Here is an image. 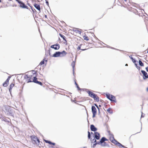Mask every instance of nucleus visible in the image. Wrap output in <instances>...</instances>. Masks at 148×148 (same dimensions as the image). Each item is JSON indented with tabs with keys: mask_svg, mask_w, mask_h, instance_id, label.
<instances>
[{
	"mask_svg": "<svg viewBox=\"0 0 148 148\" xmlns=\"http://www.w3.org/2000/svg\"><path fill=\"white\" fill-rule=\"evenodd\" d=\"M85 49H81V50H82V51H84V50Z\"/></svg>",
	"mask_w": 148,
	"mask_h": 148,
	"instance_id": "nucleus-46",
	"label": "nucleus"
},
{
	"mask_svg": "<svg viewBox=\"0 0 148 148\" xmlns=\"http://www.w3.org/2000/svg\"><path fill=\"white\" fill-rule=\"evenodd\" d=\"M32 139L35 142H36L37 141L38 142H39V140L36 137H33Z\"/></svg>",
	"mask_w": 148,
	"mask_h": 148,
	"instance_id": "nucleus-16",
	"label": "nucleus"
},
{
	"mask_svg": "<svg viewBox=\"0 0 148 148\" xmlns=\"http://www.w3.org/2000/svg\"><path fill=\"white\" fill-rule=\"evenodd\" d=\"M99 144H100L101 146H104L106 145L105 143H100Z\"/></svg>",
	"mask_w": 148,
	"mask_h": 148,
	"instance_id": "nucleus-24",
	"label": "nucleus"
},
{
	"mask_svg": "<svg viewBox=\"0 0 148 148\" xmlns=\"http://www.w3.org/2000/svg\"><path fill=\"white\" fill-rule=\"evenodd\" d=\"M44 63V60H43L40 62V64L42 65V64H43Z\"/></svg>",
	"mask_w": 148,
	"mask_h": 148,
	"instance_id": "nucleus-29",
	"label": "nucleus"
},
{
	"mask_svg": "<svg viewBox=\"0 0 148 148\" xmlns=\"http://www.w3.org/2000/svg\"><path fill=\"white\" fill-rule=\"evenodd\" d=\"M99 107H101V105H99Z\"/></svg>",
	"mask_w": 148,
	"mask_h": 148,
	"instance_id": "nucleus-47",
	"label": "nucleus"
},
{
	"mask_svg": "<svg viewBox=\"0 0 148 148\" xmlns=\"http://www.w3.org/2000/svg\"><path fill=\"white\" fill-rule=\"evenodd\" d=\"M144 117L143 116V115H142H142H141V117Z\"/></svg>",
	"mask_w": 148,
	"mask_h": 148,
	"instance_id": "nucleus-43",
	"label": "nucleus"
},
{
	"mask_svg": "<svg viewBox=\"0 0 148 148\" xmlns=\"http://www.w3.org/2000/svg\"><path fill=\"white\" fill-rule=\"evenodd\" d=\"M90 129L92 131H95L97 130V129L96 128L95 126L93 125H92L90 126Z\"/></svg>",
	"mask_w": 148,
	"mask_h": 148,
	"instance_id": "nucleus-10",
	"label": "nucleus"
},
{
	"mask_svg": "<svg viewBox=\"0 0 148 148\" xmlns=\"http://www.w3.org/2000/svg\"><path fill=\"white\" fill-rule=\"evenodd\" d=\"M110 108H109L107 110V111L108 112H110Z\"/></svg>",
	"mask_w": 148,
	"mask_h": 148,
	"instance_id": "nucleus-34",
	"label": "nucleus"
},
{
	"mask_svg": "<svg viewBox=\"0 0 148 148\" xmlns=\"http://www.w3.org/2000/svg\"><path fill=\"white\" fill-rule=\"evenodd\" d=\"M66 53L65 51H63L62 52L59 51L56 52L52 56V57H63L65 56Z\"/></svg>",
	"mask_w": 148,
	"mask_h": 148,
	"instance_id": "nucleus-1",
	"label": "nucleus"
},
{
	"mask_svg": "<svg viewBox=\"0 0 148 148\" xmlns=\"http://www.w3.org/2000/svg\"><path fill=\"white\" fill-rule=\"evenodd\" d=\"M92 133V134H93V133H92V132H91V134Z\"/></svg>",
	"mask_w": 148,
	"mask_h": 148,
	"instance_id": "nucleus-51",
	"label": "nucleus"
},
{
	"mask_svg": "<svg viewBox=\"0 0 148 148\" xmlns=\"http://www.w3.org/2000/svg\"><path fill=\"white\" fill-rule=\"evenodd\" d=\"M36 83H37V84H40L41 85H42V83L41 82H38V81L36 82Z\"/></svg>",
	"mask_w": 148,
	"mask_h": 148,
	"instance_id": "nucleus-28",
	"label": "nucleus"
},
{
	"mask_svg": "<svg viewBox=\"0 0 148 148\" xmlns=\"http://www.w3.org/2000/svg\"><path fill=\"white\" fill-rule=\"evenodd\" d=\"M84 39L86 40H88V37L86 36H83Z\"/></svg>",
	"mask_w": 148,
	"mask_h": 148,
	"instance_id": "nucleus-22",
	"label": "nucleus"
},
{
	"mask_svg": "<svg viewBox=\"0 0 148 148\" xmlns=\"http://www.w3.org/2000/svg\"><path fill=\"white\" fill-rule=\"evenodd\" d=\"M88 137L89 139L90 138V132H88Z\"/></svg>",
	"mask_w": 148,
	"mask_h": 148,
	"instance_id": "nucleus-30",
	"label": "nucleus"
},
{
	"mask_svg": "<svg viewBox=\"0 0 148 148\" xmlns=\"http://www.w3.org/2000/svg\"><path fill=\"white\" fill-rule=\"evenodd\" d=\"M130 58H131V59L132 60V61L134 63H135L136 62V61L132 57H130Z\"/></svg>",
	"mask_w": 148,
	"mask_h": 148,
	"instance_id": "nucleus-25",
	"label": "nucleus"
},
{
	"mask_svg": "<svg viewBox=\"0 0 148 148\" xmlns=\"http://www.w3.org/2000/svg\"><path fill=\"white\" fill-rule=\"evenodd\" d=\"M95 137L97 140L99 138V134L97 132L95 133Z\"/></svg>",
	"mask_w": 148,
	"mask_h": 148,
	"instance_id": "nucleus-13",
	"label": "nucleus"
},
{
	"mask_svg": "<svg viewBox=\"0 0 148 148\" xmlns=\"http://www.w3.org/2000/svg\"><path fill=\"white\" fill-rule=\"evenodd\" d=\"M77 88L78 89V90H80V88L78 86V85H77Z\"/></svg>",
	"mask_w": 148,
	"mask_h": 148,
	"instance_id": "nucleus-38",
	"label": "nucleus"
},
{
	"mask_svg": "<svg viewBox=\"0 0 148 148\" xmlns=\"http://www.w3.org/2000/svg\"><path fill=\"white\" fill-rule=\"evenodd\" d=\"M75 84H76V85L77 86V83H76V82H75Z\"/></svg>",
	"mask_w": 148,
	"mask_h": 148,
	"instance_id": "nucleus-42",
	"label": "nucleus"
},
{
	"mask_svg": "<svg viewBox=\"0 0 148 148\" xmlns=\"http://www.w3.org/2000/svg\"><path fill=\"white\" fill-rule=\"evenodd\" d=\"M51 48L55 50H58L60 48V45L58 44L54 45L51 46Z\"/></svg>",
	"mask_w": 148,
	"mask_h": 148,
	"instance_id": "nucleus-3",
	"label": "nucleus"
},
{
	"mask_svg": "<svg viewBox=\"0 0 148 148\" xmlns=\"http://www.w3.org/2000/svg\"><path fill=\"white\" fill-rule=\"evenodd\" d=\"M31 76H28L27 75H26V76L25 77V79H27V83L32 82L30 81V79L31 78Z\"/></svg>",
	"mask_w": 148,
	"mask_h": 148,
	"instance_id": "nucleus-9",
	"label": "nucleus"
},
{
	"mask_svg": "<svg viewBox=\"0 0 148 148\" xmlns=\"http://www.w3.org/2000/svg\"><path fill=\"white\" fill-rule=\"evenodd\" d=\"M1 0H0V2H1Z\"/></svg>",
	"mask_w": 148,
	"mask_h": 148,
	"instance_id": "nucleus-49",
	"label": "nucleus"
},
{
	"mask_svg": "<svg viewBox=\"0 0 148 148\" xmlns=\"http://www.w3.org/2000/svg\"><path fill=\"white\" fill-rule=\"evenodd\" d=\"M45 142H46V143H49L50 144H51V142L49 141L48 140H45Z\"/></svg>",
	"mask_w": 148,
	"mask_h": 148,
	"instance_id": "nucleus-27",
	"label": "nucleus"
},
{
	"mask_svg": "<svg viewBox=\"0 0 148 148\" xmlns=\"http://www.w3.org/2000/svg\"><path fill=\"white\" fill-rule=\"evenodd\" d=\"M125 1H126V0H124Z\"/></svg>",
	"mask_w": 148,
	"mask_h": 148,
	"instance_id": "nucleus-52",
	"label": "nucleus"
},
{
	"mask_svg": "<svg viewBox=\"0 0 148 148\" xmlns=\"http://www.w3.org/2000/svg\"><path fill=\"white\" fill-rule=\"evenodd\" d=\"M10 77H9L5 81V82L3 84V85L4 86L6 87L8 85V82H9V80L10 79Z\"/></svg>",
	"mask_w": 148,
	"mask_h": 148,
	"instance_id": "nucleus-7",
	"label": "nucleus"
},
{
	"mask_svg": "<svg viewBox=\"0 0 148 148\" xmlns=\"http://www.w3.org/2000/svg\"><path fill=\"white\" fill-rule=\"evenodd\" d=\"M91 141H92V143H95L96 142V140L95 139H93L92 140H91Z\"/></svg>",
	"mask_w": 148,
	"mask_h": 148,
	"instance_id": "nucleus-26",
	"label": "nucleus"
},
{
	"mask_svg": "<svg viewBox=\"0 0 148 148\" xmlns=\"http://www.w3.org/2000/svg\"><path fill=\"white\" fill-rule=\"evenodd\" d=\"M34 7L35 8L37 9L39 11L40 10V5L38 4H35L34 5Z\"/></svg>",
	"mask_w": 148,
	"mask_h": 148,
	"instance_id": "nucleus-14",
	"label": "nucleus"
},
{
	"mask_svg": "<svg viewBox=\"0 0 148 148\" xmlns=\"http://www.w3.org/2000/svg\"><path fill=\"white\" fill-rule=\"evenodd\" d=\"M73 30L74 32L76 33H77L80 34L81 33V32L80 29H79L78 28H74Z\"/></svg>",
	"mask_w": 148,
	"mask_h": 148,
	"instance_id": "nucleus-8",
	"label": "nucleus"
},
{
	"mask_svg": "<svg viewBox=\"0 0 148 148\" xmlns=\"http://www.w3.org/2000/svg\"><path fill=\"white\" fill-rule=\"evenodd\" d=\"M99 144V142H98V143L97 142V143H96V142L94 143L93 144H91V147H95V146H96V145L97 144Z\"/></svg>",
	"mask_w": 148,
	"mask_h": 148,
	"instance_id": "nucleus-18",
	"label": "nucleus"
},
{
	"mask_svg": "<svg viewBox=\"0 0 148 148\" xmlns=\"http://www.w3.org/2000/svg\"><path fill=\"white\" fill-rule=\"evenodd\" d=\"M135 63V65L136 67H137L138 66L137 65V64H136L135 63Z\"/></svg>",
	"mask_w": 148,
	"mask_h": 148,
	"instance_id": "nucleus-39",
	"label": "nucleus"
},
{
	"mask_svg": "<svg viewBox=\"0 0 148 148\" xmlns=\"http://www.w3.org/2000/svg\"><path fill=\"white\" fill-rule=\"evenodd\" d=\"M125 65V66H127L128 64H126Z\"/></svg>",
	"mask_w": 148,
	"mask_h": 148,
	"instance_id": "nucleus-44",
	"label": "nucleus"
},
{
	"mask_svg": "<svg viewBox=\"0 0 148 148\" xmlns=\"http://www.w3.org/2000/svg\"><path fill=\"white\" fill-rule=\"evenodd\" d=\"M92 133V134H93V133H92V132H91V134Z\"/></svg>",
	"mask_w": 148,
	"mask_h": 148,
	"instance_id": "nucleus-50",
	"label": "nucleus"
},
{
	"mask_svg": "<svg viewBox=\"0 0 148 148\" xmlns=\"http://www.w3.org/2000/svg\"><path fill=\"white\" fill-rule=\"evenodd\" d=\"M139 65L141 66H144V64L143 63V62H142V61L140 60H139Z\"/></svg>",
	"mask_w": 148,
	"mask_h": 148,
	"instance_id": "nucleus-21",
	"label": "nucleus"
},
{
	"mask_svg": "<svg viewBox=\"0 0 148 148\" xmlns=\"http://www.w3.org/2000/svg\"><path fill=\"white\" fill-rule=\"evenodd\" d=\"M71 65L72 66L73 68V74H74V67L75 66V63L74 62H73L71 64Z\"/></svg>",
	"mask_w": 148,
	"mask_h": 148,
	"instance_id": "nucleus-19",
	"label": "nucleus"
},
{
	"mask_svg": "<svg viewBox=\"0 0 148 148\" xmlns=\"http://www.w3.org/2000/svg\"><path fill=\"white\" fill-rule=\"evenodd\" d=\"M107 139L106 138H105L104 137H102V138L101 139L100 141L99 142L100 143H104V142Z\"/></svg>",
	"mask_w": 148,
	"mask_h": 148,
	"instance_id": "nucleus-17",
	"label": "nucleus"
},
{
	"mask_svg": "<svg viewBox=\"0 0 148 148\" xmlns=\"http://www.w3.org/2000/svg\"><path fill=\"white\" fill-rule=\"evenodd\" d=\"M92 98H93L95 100L97 101L98 102L99 101V98L96 95H94Z\"/></svg>",
	"mask_w": 148,
	"mask_h": 148,
	"instance_id": "nucleus-15",
	"label": "nucleus"
},
{
	"mask_svg": "<svg viewBox=\"0 0 148 148\" xmlns=\"http://www.w3.org/2000/svg\"><path fill=\"white\" fill-rule=\"evenodd\" d=\"M95 105L96 106L97 108L99 110V108H98V106L95 104Z\"/></svg>",
	"mask_w": 148,
	"mask_h": 148,
	"instance_id": "nucleus-35",
	"label": "nucleus"
},
{
	"mask_svg": "<svg viewBox=\"0 0 148 148\" xmlns=\"http://www.w3.org/2000/svg\"><path fill=\"white\" fill-rule=\"evenodd\" d=\"M92 113H97L96 108L94 106H92Z\"/></svg>",
	"mask_w": 148,
	"mask_h": 148,
	"instance_id": "nucleus-11",
	"label": "nucleus"
},
{
	"mask_svg": "<svg viewBox=\"0 0 148 148\" xmlns=\"http://www.w3.org/2000/svg\"><path fill=\"white\" fill-rule=\"evenodd\" d=\"M112 142L115 144L119 146L120 147L122 146L123 147H124V146L121 145L120 143H119L118 142L116 141L114 139L112 141Z\"/></svg>",
	"mask_w": 148,
	"mask_h": 148,
	"instance_id": "nucleus-6",
	"label": "nucleus"
},
{
	"mask_svg": "<svg viewBox=\"0 0 148 148\" xmlns=\"http://www.w3.org/2000/svg\"><path fill=\"white\" fill-rule=\"evenodd\" d=\"M81 45H80V46H79L77 48V49L78 50H80V49L81 47L80 46Z\"/></svg>",
	"mask_w": 148,
	"mask_h": 148,
	"instance_id": "nucleus-32",
	"label": "nucleus"
},
{
	"mask_svg": "<svg viewBox=\"0 0 148 148\" xmlns=\"http://www.w3.org/2000/svg\"><path fill=\"white\" fill-rule=\"evenodd\" d=\"M146 71L148 72V67H146Z\"/></svg>",
	"mask_w": 148,
	"mask_h": 148,
	"instance_id": "nucleus-36",
	"label": "nucleus"
},
{
	"mask_svg": "<svg viewBox=\"0 0 148 148\" xmlns=\"http://www.w3.org/2000/svg\"><path fill=\"white\" fill-rule=\"evenodd\" d=\"M87 92L89 94V96L92 98L93 97V96H94V95H95V94H94L93 93L89 91H88Z\"/></svg>",
	"mask_w": 148,
	"mask_h": 148,
	"instance_id": "nucleus-12",
	"label": "nucleus"
},
{
	"mask_svg": "<svg viewBox=\"0 0 148 148\" xmlns=\"http://www.w3.org/2000/svg\"><path fill=\"white\" fill-rule=\"evenodd\" d=\"M18 2L20 3V6L23 8H27V7L23 3L19 1V0H17Z\"/></svg>",
	"mask_w": 148,
	"mask_h": 148,
	"instance_id": "nucleus-4",
	"label": "nucleus"
},
{
	"mask_svg": "<svg viewBox=\"0 0 148 148\" xmlns=\"http://www.w3.org/2000/svg\"><path fill=\"white\" fill-rule=\"evenodd\" d=\"M139 70L140 69V67L139 66H138L136 67Z\"/></svg>",
	"mask_w": 148,
	"mask_h": 148,
	"instance_id": "nucleus-33",
	"label": "nucleus"
},
{
	"mask_svg": "<svg viewBox=\"0 0 148 148\" xmlns=\"http://www.w3.org/2000/svg\"><path fill=\"white\" fill-rule=\"evenodd\" d=\"M147 91H148V87L147 88Z\"/></svg>",
	"mask_w": 148,
	"mask_h": 148,
	"instance_id": "nucleus-45",
	"label": "nucleus"
},
{
	"mask_svg": "<svg viewBox=\"0 0 148 148\" xmlns=\"http://www.w3.org/2000/svg\"><path fill=\"white\" fill-rule=\"evenodd\" d=\"M61 37H62L64 40V38L63 36H61Z\"/></svg>",
	"mask_w": 148,
	"mask_h": 148,
	"instance_id": "nucleus-41",
	"label": "nucleus"
},
{
	"mask_svg": "<svg viewBox=\"0 0 148 148\" xmlns=\"http://www.w3.org/2000/svg\"><path fill=\"white\" fill-rule=\"evenodd\" d=\"M14 85L13 84H11L10 86V88L9 89V90L10 92L11 90H12V88L14 86Z\"/></svg>",
	"mask_w": 148,
	"mask_h": 148,
	"instance_id": "nucleus-20",
	"label": "nucleus"
},
{
	"mask_svg": "<svg viewBox=\"0 0 148 148\" xmlns=\"http://www.w3.org/2000/svg\"><path fill=\"white\" fill-rule=\"evenodd\" d=\"M37 79V78L36 77H34V79H33V82L36 83V82L37 81L36 80Z\"/></svg>",
	"mask_w": 148,
	"mask_h": 148,
	"instance_id": "nucleus-23",
	"label": "nucleus"
},
{
	"mask_svg": "<svg viewBox=\"0 0 148 148\" xmlns=\"http://www.w3.org/2000/svg\"><path fill=\"white\" fill-rule=\"evenodd\" d=\"M46 3H48V2H47V1L46 2Z\"/></svg>",
	"mask_w": 148,
	"mask_h": 148,
	"instance_id": "nucleus-48",
	"label": "nucleus"
},
{
	"mask_svg": "<svg viewBox=\"0 0 148 148\" xmlns=\"http://www.w3.org/2000/svg\"><path fill=\"white\" fill-rule=\"evenodd\" d=\"M141 72L144 76L143 77L144 79L148 78V75L145 71L142 70Z\"/></svg>",
	"mask_w": 148,
	"mask_h": 148,
	"instance_id": "nucleus-5",
	"label": "nucleus"
},
{
	"mask_svg": "<svg viewBox=\"0 0 148 148\" xmlns=\"http://www.w3.org/2000/svg\"><path fill=\"white\" fill-rule=\"evenodd\" d=\"M33 74H36V72L35 71H33Z\"/></svg>",
	"mask_w": 148,
	"mask_h": 148,
	"instance_id": "nucleus-37",
	"label": "nucleus"
},
{
	"mask_svg": "<svg viewBox=\"0 0 148 148\" xmlns=\"http://www.w3.org/2000/svg\"><path fill=\"white\" fill-rule=\"evenodd\" d=\"M106 96L107 97L110 101H113L115 102H116L115 97L114 96L109 94H106Z\"/></svg>",
	"mask_w": 148,
	"mask_h": 148,
	"instance_id": "nucleus-2",
	"label": "nucleus"
},
{
	"mask_svg": "<svg viewBox=\"0 0 148 148\" xmlns=\"http://www.w3.org/2000/svg\"><path fill=\"white\" fill-rule=\"evenodd\" d=\"M93 113L92 117L94 118L95 117V115L97 113Z\"/></svg>",
	"mask_w": 148,
	"mask_h": 148,
	"instance_id": "nucleus-31",
	"label": "nucleus"
},
{
	"mask_svg": "<svg viewBox=\"0 0 148 148\" xmlns=\"http://www.w3.org/2000/svg\"><path fill=\"white\" fill-rule=\"evenodd\" d=\"M51 144H52L53 145H55V143H52L51 142Z\"/></svg>",
	"mask_w": 148,
	"mask_h": 148,
	"instance_id": "nucleus-40",
	"label": "nucleus"
}]
</instances>
